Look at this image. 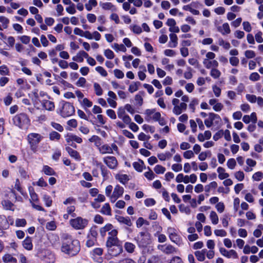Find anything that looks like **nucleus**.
I'll list each match as a JSON object with an SVG mask.
<instances>
[{"instance_id": "obj_57", "label": "nucleus", "mask_w": 263, "mask_h": 263, "mask_svg": "<svg viewBox=\"0 0 263 263\" xmlns=\"http://www.w3.org/2000/svg\"><path fill=\"white\" fill-rule=\"evenodd\" d=\"M90 142H94L96 146H99L100 145L101 138L96 135L92 136L89 139Z\"/></svg>"}, {"instance_id": "obj_2", "label": "nucleus", "mask_w": 263, "mask_h": 263, "mask_svg": "<svg viewBox=\"0 0 263 263\" xmlns=\"http://www.w3.org/2000/svg\"><path fill=\"white\" fill-rule=\"evenodd\" d=\"M43 137L38 134L31 133L27 135V140L30 145V148L33 153L37 151L38 144L43 139Z\"/></svg>"}, {"instance_id": "obj_50", "label": "nucleus", "mask_w": 263, "mask_h": 263, "mask_svg": "<svg viewBox=\"0 0 263 263\" xmlns=\"http://www.w3.org/2000/svg\"><path fill=\"white\" fill-rule=\"evenodd\" d=\"M179 209L181 212L184 213L186 215H190L191 214V210L190 208L183 204L179 205Z\"/></svg>"}, {"instance_id": "obj_45", "label": "nucleus", "mask_w": 263, "mask_h": 263, "mask_svg": "<svg viewBox=\"0 0 263 263\" xmlns=\"http://www.w3.org/2000/svg\"><path fill=\"white\" fill-rule=\"evenodd\" d=\"M112 47L113 49L117 52L120 51L125 52L126 51V47L123 44H118L117 43H114Z\"/></svg>"}, {"instance_id": "obj_49", "label": "nucleus", "mask_w": 263, "mask_h": 263, "mask_svg": "<svg viewBox=\"0 0 263 263\" xmlns=\"http://www.w3.org/2000/svg\"><path fill=\"white\" fill-rule=\"evenodd\" d=\"M218 44L225 49H229L231 47L230 44L229 42L224 41L222 38H219L218 39Z\"/></svg>"}, {"instance_id": "obj_18", "label": "nucleus", "mask_w": 263, "mask_h": 263, "mask_svg": "<svg viewBox=\"0 0 263 263\" xmlns=\"http://www.w3.org/2000/svg\"><path fill=\"white\" fill-rule=\"evenodd\" d=\"M203 64L207 69L217 68L219 66V63L216 60H208V59H203Z\"/></svg>"}, {"instance_id": "obj_21", "label": "nucleus", "mask_w": 263, "mask_h": 263, "mask_svg": "<svg viewBox=\"0 0 263 263\" xmlns=\"http://www.w3.org/2000/svg\"><path fill=\"white\" fill-rule=\"evenodd\" d=\"M116 219L120 223L125 224L128 227H131L133 224L131 219L129 217L118 216L116 217Z\"/></svg>"}, {"instance_id": "obj_28", "label": "nucleus", "mask_w": 263, "mask_h": 263, "mask_svg": "<svg viewBox=\"0 0 263 263\" xmlns=\"http://www.w3.org/2000/svg\"><path fill=\"white\" fill-rule=\"evenodd\" d=\"M23 246L25 249L31 250L33 248L31 238L29 237H27L23 241Z\"/></svg>"}, {"instance_id": "obj_30", "label": "nucleus", "mask_w": 263, "mask_h": 263, "mask_svg": "<svg viewBox=\"0 0 263 263\" xmlns=\"http://www.w3.org/2000/svg\"><path fill=\"white\" fill-rule=\"evenodd\" d=\"M100 212L103 215H111V210L108 203H106L103 205Z\"/></svg>"}, {"instance_id": "obj_38", "label": "nucleus", "mask_w": 263, "mask_h": 263, "mask_svg": "<svg viewBox=\"0 0 263 263\" xmlns=\"http://www.w3.org/2000/svg\"><path fill=\"white\" fill-rule=\"evenodd\" d=\"M139 68L140 69H141L142 70H140L138 72V76L139 79L141 81H143L146 78V74H145V72H146V70L145 67L143 65H141L139 67Z\"/></svg>"}, {"instance_id": "obj_54", "label": "nucleus", "mask_w": 263, "mask_h": 263, "mask_svg": "<svg viewBox=\"0 0 263 263\" xmlns=\"http://www.w3.org/2000/svg\"><path fill=\"white\" fill-rule=\"evenodd\" d=\"M227 165L229 168L233 170L236 165V162L234 158L229 159L227 161Z\"/></svg>"}, {"instance_id": "obj_46", "label": "nucleus", "mask_w": 263, "mask_h": 263, "mask_svg": "<svg viewBox=\"0 0 263 263\" xmlns=\"http://www.w3.org/2000/svg\"><path fill=\"white\" fill-rule=\"evenodd\" d=\"M217 187V183L215 181H213L208 185H206L204 187V191L209 193L212 189H215Z\"/></svg>"}, {"instance_id": "obj_51", "label": "nucleus", "mask_w": 263, "mask_h": 263, "mask_svg": "<svg viewBox=\"0 0 263 263\" xmlns=\"http://www.w3.org/2000/svg\"><path fill=\"white\" fill-rule=\"evenodd\" d=\"M89 237L95 238L97 239L98 236V232L96 227H92L90 228L89 232L87 235Z\"/></svg>"}, {"instance_id": "obj_59", "label": "nucleus", "mask_w": 263, "mask_h": 263, "mask_svg": "<svg viewBox=\"0 0 263 263\" xmlns=\"http://www.w3.org/2000/svg\"><path fill=\"white\" fill-rule=\"evenodd\" d=\"M27 224V221L24 218H17L15 220V226L17 227H25Z\"/></svg>"}, {"instance_id": "obj_19", "label": "nucleus", "mask_w": 263, "mask_h": 263, "mask_svg": "<svg viewBox=\"0 0 263 263\" xmlns=\"http://www.w3.org/2000/svg\"><path fill=\"white\" fill-rule=\"evenodd\" d=\"M187 104L185 103H180L179 105L174 106L173 112L176 115H180L183 111L186 110Z\"/></svg>"}, {"instance_id": "obj_26", "label": "nucleus", "mask_w": 263, "mask_h": 263, "mask_svg": "<svg viewBox=\"0 0 263 263\" xmlns=\"http://www.w3.org/2000/svg\"><path fill=\"white\" fill-rule=\"evenodd\" d=\"M115 178L123 184H125L129 179L127 175L122 174H116Z\"/></svg>"}, {"instance_id": "obj_11", "label": "nucleus", "mask_w": 263, "mask_h": 263, "mask_svg": "<svg viewBox=\"0 0 263 263\" xmlns=\"http://www.w3.org/2000/svg\"><path fill=\"white\" fill-rule=\"evenodd\" d=\"M157 248L163 253L167 255L174 254L177 252V249L176 248L169 244L159 245Z\"/></svg>"}, {"instance_id": "obj_6", "label": "nucleus", "mask_w": 263, "mask_h": 263, "mask_svg": "<svg viewBox=\"0 0 263 263\" xmlns=\"http://www.w3.org/2000/svg\"><path fill=\"white\" fill-rule=\"evenodd\" d=\"M70 226L75 230H83L88 224V220L81 217H77L69 221Z\"/></svg>"}, {"instance_id": "obj_24", "label": "nucleus", "mask_w": 263, "mask_h": 263, "mask_svg": "<svg viewBox=\"0 0 263 263\" xmlns=\"http://www.w3.org/2000/svg\"><path fill=\"white\" fill-rule=\"evenodd\" d=\"M170 41L168 43V47L171 48H175L178 45V37L176 34L171 33L170 34Z\"/></svg>"}, {"instance_id": "obj_17", "label": "nucleus", "mask_w": 263, "mask_h": 263, "mask_svg": "<svg viewBox=\"0 0 263 263\" xmlns=\"http://www.w3.org/2000/svg\"><path fill=\"white\" fill-rule=\"evenodd\" d=\"M216 119L220 120L219 115L214 113H210L209 118L204 120L205 125L207 127H210L213 125L214 120Z\"/></svg>"}, {"instance_id": "obj_23", "label": "nucleus", "mask_w": 263, "mask_h": 263, "mask_svg": "<svg viewBox=\"0 0 263 263\" xmlns=\"http://www.w3.org/2000/svg\"><path fill=\"white\" fill-rule=\"evenodd\" d=\"M100 5L105 10H110L112 11H116L117 10L116 6L110 2L100 3Z\"/></svg>"}, {"instance_id": "obj_35", "label": "nucleus", "mask_w": 263, "mask_h": 263, "mask_svg": "<svg viewBox=\"0 0 263 263\" xmlns=\"http://www.w3.org/2000/svg\"><path fill=\"white\" fill-rule=\"evenodd\" d=\"M124 247L125 250L129 253H133L136 248L134 244L129 242H125Z\"/></svg>"}, {"instance_id": "obj_58", "label": "nucleus", "mask_w": 263, "mask_h": 263, "mask_svg": "<svg viewBox=\"0 0 263 263\" xmlns=\"http://www.w3.org/2000/svg\"><path fill=\"white\" fill-rule=\"evenodd\" d=\"M104 54L108 59H112L115 57V54L112 50L107 49L104 50Z\"/></svg>"}, {"instance_id": "obj_33", "label": "nucleus", "mask_w": 263, "mask_h": 263, "mask_svg": "<svg viewBox=\"0 0 263 263\" xmlns=\"http://www.w3.org/2000/svg\"><path fill=\"white\" fill-rule=\"evenodd\" d=\"M0 23H1V26L3 28V30L7 29L10 23V21L7 17L2 15L0 16Z\"/></svg>"}, {"instance_id": "obj_63", "label": "nucleus", "mask_w": 263, "mask_h": 263, "mask_svg": "<svg viewBox=\"0 0 263 263\" xmlns=\"http://www.w3.org/2000/svg\"><path fill=\"white\" fill-rule=\"evenodd\" d=\"M66 12L70 14H74L76 13L75 5L72 4L66 8Z\"/></svg>"}, {"instance_id": "obj_1", "label": "nucleus", "mask_w": 263, "mask_h": 263, "mask_svg": "<svg viewBox=\"0 0 263 263\" xmlns=\"http://www.w3.org/2000/svg\"><path fill=\"white\" fill-rule=\"evenodd\" d=\"M61 251L69 256L77 255L80 250V242L77 239H69L62 242Z\"/></svg>"}, {"instance_id": "obj_43", "label": "nucleus", "mask_w": 263, "mask_h": 263, "mask_svg": "<svg viewBox=\"0 0 263 263\" xmlns=\"http://www.w3.org/2000/svg\"><path fill=\"white\" fill-rule=\"evenodd\" d=\"M93 88L95 90V93L98 96H100L103 93V90L100 86V85L98 83H93Z\"/></svg>"}, {"instance_id": "obj_42", "label": "nucleus", "mask_w": 263, "mask_h": 263, "mask_svg": "<svg viewBox=\"0 0 263 263\" xmlns=\"http://www.w3.org/2000/svg\"><path fill=\"white\" fill-rule=\"evenodd\" d=\"M140 85V83L139 82H133L129 86L128 91L131 93L136 91L138 90Z\"/></svg>"}, {"instance_id": "obj_9", "label": "nucleus", "mask_w": 263, "mask_h": 263, "mask_svg": "<svg viewBox=\"0 0 263 263\" xmlns=\"http://www.w3.org/2000/svg\"><path fill=\"white\" fill-rule=\"evenodd\" d=\"M103 162L110 170H116L118 166V162L114 156H106L103 158Z\"/></svg>"}, {"instance_id": "obj_25", "label": "nucleus", "mask_w": 263, "mask_h": 263, "mask_svg": "<svg viewBox=\"0 0 263 263\" xmlns=\"http://www.w3.org/2000/svg\"><path fill=\"white\" fill-rule=\"evenodd\" d=\"M29 192L30 196V202H39V199L37 195L35 193L32 187H29Z\"/></svg>"}, {"instance_id": "obj_41", "label": "nucleus", "mask_w": 263, "mask_h": 263, "mask_svg": "<svg viewBox=\"0 0 263 263\" xmlns=\"http://www.w3.org/2000/svg\"><path fill=\"white\" fill-rule=\"evenodd\" d=\"M43 172L45 174L49 176L54 175L55 174L54 171L48 165H44L43 166Z\"/></svg>"}, {"instance_id": "obj_14", "label": "nucleus", "mask_w": 263, "mask_h": 263, "mask_svg": "<svg viewBox=\"0 0 263 263\" xmlns=\"http://www.w3.org/2000/svg\"><path fill=\"white\" fill-rule=\"evenodd\" d=\"M219 252L222 256L228 258L237 259L238 258V255L234 250H227L225 248L221 247L219 248Z\"/></svg>"}, {"instance_id": "obj_13", "label": "nucleus", "mask_w": 263, "mask_h": 263, "mask_svg": "<svg viewBox=\"0 0 263 263\" xmlns=\"http://www.w3.org/2000/svg\"><path fill=\"white\" fill-rule=\"evenodd\" d=\"M107 252L109 255L114 257L119 256L123 252V248L121 245L111 247L107 248Z\"/></svg>"}, {"instance_id": "obj_5", "label": "nucleus", "mask_w": 263, "mask_h": 263, "mask_svg": "<svg viewBox=\"0 0 263 263\" xmlns=\"http://www.w3.org/2000/svg\"><path fill=\"white\" fill-rule=\"evenodd\" d=\"M109 235L106 242V246L108 248L116 246L120 244V241L117 237L118 231L116 229L112 230L108 232Z\"/></svg>"}, {"instance_id": "obj_34", "label": "nucleus", "mask_w": 263, "mask_h": 263, "mask_svg": "<svg viewBox=\"0 0 263 263\" xmlns=\"http://www.w3.org/2000/svg\"><path fill=\"white\" fill-rule=\"evenodd\" d=\"M97 4L98 3L96 0H89L88 2L85 4V7L87 11H90L93 7H96Z\"/></svg>"}, {"instance_id": "obj_60", "label": "nucleus", "mask_w": 263, "mask_h": 263, "mask_svg": "<svg viewBox=\"0 0 263 263\" xmlns=\"http://www.w3.org/2000/svg\"><path fill=\"white\" fill-rule=\"evenodd\" d=\"M234 176L238 181H241L245 178V174L242 171H239L234 174Z\"/></svg>"}, {"instance_id": "obj_12", "label": "nucleus", "mask_w": 263, "mask_h": 263, "mask_svg": "<svg viewBox=\"0 0 263 263\" xmlns=\"http://www.w3.org/2000/svg\"><path fill=\"white\" fill-rule=\"evenodd\" d=\"M124 188L119 185H116L114 189L111 197H110L111 202H115L117 199L122 196L124 193Z\"/></svg>"}, {"instance_id": "obj_20", "label": "nucleus", "mask_w": 263, "mask_h": 263, "mask_svg": "<svg viewBox=\"0 0 263 263\" xmlns=\"http://www.w3.org/2000/svg\"><path fill=\"white\" fill-rule=\"evenodd\" d=\"M66 141L68 143L74 141L77 143L80 144L82 142V139L76 135L68 134L66 136Z\"/></svg>"}, {"instance_id": "obj_44", "label": "nucleus", "mask_w": 263, "mask_h": 263, "mask_svg": "<svg viewBox=\"0 0 263 263\" xmlns=\"http://www.w3.org/2000/svg\"><path fill=\"white\" fill-rule=\"evenodd\" d=\"M219 31L223 35L230 33L231 32V30L228 23H224L222 26L221 29H219Z\"/></svg>"}, {"instance_id": "obj_39", "label": "nucleus", "mask_w": 263, "mask_h": 263, "mask_svg": "<svg viewBox=\"0 0 263 263\" xmlns=\"http://www.w3.org/2000/svg\"><path fill=\"white\" fill-rule=\"evenodd\" d=\"M144 162L143 161L135 162L133 165L134 168L138 172H141L143 171Z\"/></svg>"}, {"instance_id": "obj_36", "label": "nucleus", "mask_w": 263, "mask_h": 263, "mask_svg": "<svg viewBox=\"0 0 263 263\" xmlns=\"http://www.w3.org/2000/svg\"><path fill=\"white\" fill-rule=\"evenodd\" d=\"M44 107L47 110L52 111L54 109V104L53 102L46 100L44 102Z\"/></svg>"}, {"instance_id": "obj_37", "label": "nucleus", "mask_w": 263, "mask_h": 263, "mask_svg": "<svg viewBox=\"0 0 263 263\" xmlns=\"http://www.w3.org/2000/svg\"><path fill=\"white\" fill-rule=\"evenodd\" d=\"M210 218L213 224H217L219 221L218 216L215 211H211L210 214Z\"/></svg>"}, {"instance_id": "obj_32", "label": "nucleus", "mask_w": 263, "mask_h": 263, "mask_svg": "<svg viewBox=\"0 0 263 263\" xmlns=\"http://www.w3.org/2000/svg\"><path fill=\"white\" fill-rule=\"evenodd\" d=\"M66 151L69 155L77 160H80V156L78 152L70 147H66Z\"/></svg>"}, {"instance_id": "obj_16", "label": "nucleus", "mask_w": 263, "mask_h": 263, "mask_svg": "<svg viewBox=\"0 0 263 263\" xmlns=\"http://www.w3.org/2000/svg\"><path fill=\"white\" fill-rule=\"evenodd\" d=\"M175 153L174 148H172L170 151H166L165 153L158 154L157 157L161 161H165L171 159L174 154Z\"/></svg>"}, {"instance_id": "obj_7", "label": "nucleus", "mask_w": 263, "mask_h": 263, "mask_svg": "<svg viewBox=\"0 0 263 263\" xmlns=\"http://www.w3.org/2000/svg\"><path fill=\"white\" fill-rule=\"evenodd\" d=\"M144 115L145 119L147 122H157V120H158L161 117L160 112L157 111L155 108L146 109L145 111Z\"/></svg>"}, {"instance_id": "obj_8", "label": "nucleus", "mask_w": 263, "mask_h": 263, "mask_svg": "<svg viewBox=\"0 0 263 263\" xmlns=\"http://www.w3.org/2000/svg\"><path fill=\"white\" fill-rule=\"evenodd\" d=\"M167 234L170 240L178 246H181L183 243L180 236L177 234V230L172 227H169L167 230Z\"/></svg>"}, {"instance_id": "obj_31", "label": "nucleus", "mask_w": 263, "mask_h": 263, "mask_svg": "<svg viewBox=\"0 0 263 263\" xmlns=\"http://www.w3.org/2000/svg\"><path fill=\"white\" fill-rule=\"evenodd\" d=\"M217 171L218 173V178L220 180L227 179L229 177V174L226 173L225 170L222 167H218Z\"/></svg>"}, {"instance_id": "obj_3", "label": "nucleus", "mask_w": 263, "mask_h": 263, "mask_svg": "<svg viewBox=\"0 0 263 263\" xmlns=\"http://www.w3.org/2000/svg\"><path fill=\"white\" fill-rule=\"evenodd\" d=\"M13 121L16 126L23 129H27L30 123L28 116L24 113L15 115L13 118Z\"/></svg>"}, {"instance_id": "obj_56", "label": "nucleus", "mask_w": 263, "mask_h": 263, "mask_svg": "<svg viewBox=\"0 0 263 263\" xmlns=\"http://www.w3.org/2000/svg\"><path fill=\"white\" fill-rule=\"evenodd\" d=\"M61 135L58 132L52 131L49 134V139L51 140H58L60 139Z\"/></svg>"}, {"instance_id": "obj_22", "label": "nucleus", "mask_w": 263, "mask_h": 263, "mask_svg": "<svg viewBox=\"0 0 263 263\" xmlns=\"http://www.w3.org/2000/svg\"><path fill=\"white\" fill-rule=\"evenodd\" d=\"M99 153L102 155L112 154V151L108 144H105L98 147Z\"/></svg>"}, {"instance_id": "obj_29", "label": "nucleus", "mask_w": 263, "mask_h": 263, "mask_svg": "<svg viewBox=\"0 0 263 263\" xmlns=\"http://www.w3.org/2000/svg\"><path fill=\"white\" fill-rule=\"evenodd\" d=\"M3 261L5 263H17V259L10 254H6L2 257Z\"/></svg>"}, {"instance_id": "obj_52", "label": "nucleus", "mask_w": 263, "mask_h": 263, "mask_svg": "<svg viewBox=\"0 0 263 263\" xmlns=\"http://www.w3.org/2000/svg\"><path fill=\"white\" fill-rule=\"evenodd\" d=\"M165 168L161 165H156L154 167V171L157 174H162L165 172Z\"/></svg>"}, {"instance_id": "obj_15", "label": "nucleus", "mask_w": 263, "mask_h": 263, "mask_svg": "<svg viewBox=\"0 0 263 263\" xmlns=\"http://www.w3.org/2000/svg\"><path fill=\"white\" fill-rule=\"evenodd\" d=\"M107 95L108 98L107 99V102L109 104V106L112 108H116L117 106L116 100L117 97L115 92L112 91H109Z\"/></svg>"}, {"instance_id": "obj_47", "label": "nucleus", "mask_w": 263, "mask_h": 263, "mask_svg": "<svg viewBox=\"0 0 263 263\" xmlns=\"http://www.w3.org/2000/svg\"><path fill=\"white\" fill-rule=\"evenodd\" d=\"M80 103L84 108H89L92 105V102L86 98H83Z\"/></svg>"}, {"instance_id": "obj_48", "label": "nucleus", "mask_w": 263, "mask_h": 263, "mask_svg": "<svg viewBox=\"0 0 263 263\" xmlns=\"http://www.w3.org/2000/svg\"><path fill=\"white\" fill-rule=\"evenodd\" d=\"M101 171V175L103 177V180H106L109 178V172L104 166L102 165L100 167Z\"/></svg>"}, {"instance_id": "obj_10", "label": "nucleus", "mask_w": 263, "mask_h": 263, "mask_svg": "<svg viewBox=\"0 0 263 263\" xmlns=\"http://www.w3.org/2000/svg\"><path fill=\"white\" fill-rule=\"evenodd\" d=\"M137 240L140 247H145L149 242L150 235L146 232H140L137 237Z\"/></svg>"}, {"instance_id": "obj_40", "label": "nucleus", "mask_w": 263, "mask_h": 263, "mask_svg": "<svg viewBox=\"0 0 263 263\" xmlns=\"http://www.w3.org/2000/svg\"><path fill=\"white\" fill-rule=\"evenodd\" d=\"M210 76L214 79H218L221 76V72L217 68H212L210 71Z\"/></svg>"}, {"instance_id": "obj_64", "label": "nucleus", "mask_w": 263, "mask_h": 263, "mask_svg": "<svg viewBox=\"0 0 263 263\" xmlns=\"http://www.w3.org/2000/svg\"><path fill=\"white\" fill-rule=\"evenodd\" d=\"M254 180L259 181L263 178V173L261 172H257L252 176Z\"/></svg>"}, {"instance_id": "obj_53", "label": "nucleus", "mask_w": 263, "mask_h": 263, "mask_svg": "<svg viewBox=\"0 0 263 263\" xmlns=\"http://www.w3.org/2000/svg\"><path fill=\"white\" fill-rule=\"evenodd\" d=\"M199 103V101L196 98L193 99L190 104H189V107L191 109L192 111L194 112L195 110V106L198 105Z\"/></svg>"}, {"instance_id": "obj_27", "label": "nucleus", "mask_w": 263, "mask_h": 263, "mask_svg": "<svg viewBox=\"0 0 263 263\" xmlns=\"http://www.w3.org/2000/svg\"><path fill=\"white\" fill-rule=\"evenodd\" d=\"M114 226L110 223H107L100 230V234L102 237H104L106 232H110L113 229Z\"/></svg>"}, {"instance_id": "obj_4", "label": "nucleus", "mask_w": 263, "mask_h": 263, "mask_svg": "<svg viewBox=\"0 0 263 263\" xmlns=\"http://www.w3.org/2000/svg\"><path fill=\"white\" fill-rule=\"evenodd\" d=\"M59 114L63 118L72 116L75 111L73 105L68 102L61 101L60 103Z\"/></svg>"}, {"instance_id": "obj_61", "label": "nucleus", "mask_w": 263, "mask_h": 263, "mask_svg": "<svg viewBox=\"0 0 263 263\" xmlns=\"http://www.w3.org/2000/svg\"><path fill=\"white\" fill-rule=\"evenodd\" d=\"M0 74L2 76H8L9 74V70L5 65L0 66Z\"/></svg>"}, {"instance_id": "obj_62", "label": "nucleus", "mask_w": 263, "mask_h": 263, "mask_svg": "<svg viewBox=\"0 0 263 263\" xmlns=\"http://www.w3.org/2000/svg\"><path fill=\"white\" fill-rule=\"evenodd\" d=\"M142 129L146 132H150L151 133H154L155 131V128L154 126L147 124L143 125Z\"/></svg>"}, {"instance_id": "obj_55", "label": "nucleus", "mask_w": 263, "mask_h": 263, "mask_svg": "<svg viewBox=\"0 0 263 263\" xmlns=\"http://www.w3.org/2000/svg\"><path fill=\"white\" fill-rule=\"evenodd\" d=\"M215 208L218 213H222L224 211L225 205H224L223 202H218L216 204Z\"/></svg>"}]
</instances>
